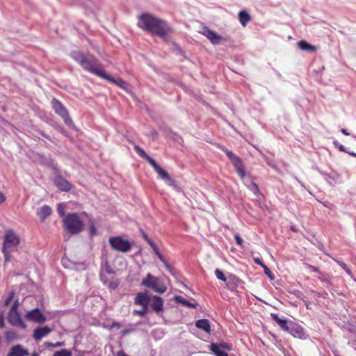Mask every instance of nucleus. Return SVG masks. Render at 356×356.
Wrapping results in <instances>:
<instances>
[{"mask_svg":"<svg viewBox=\"0 0 356 356\" xmlns=\"http://www.w3.org/2000/svg\"><path fill=\"white\" fill-rule=\"evenodd\" d=\"M71 56L85 70L106 79L124 90H127V83L122 79H115L108 75L104 71L102 65L93 55L86 54L81 51H74L72 52Z\"/></svg>","mask_w":356,"mask_h":356,"instance_id":"obj_1","label":"nucleus"},{"mask_svg":"<svg viewBox=\"0 0 356 356\" xmlns=\"http://www.w3.org/2000/svg\"><path fill=\"white\" fill-rule=\"evenodd\" d=\"M138 26L140 29L166 40L169 26L162 19L154 17L149 14H143L139 17Z\"/></svg>","mask_w":356,"mask_h":356,"instance_id":"obj_2","label":"nucleus"},{"mask_svg":"<svg viewBox=\"0 0 356 356\" xmlns=\"http://www.w3.org/2000/svg\"><path fill=\"white\" fill-rule=\"evenodd\" d=\"M138 26L140 29L166 40L169 26L162 19L154 17L149 14H143L139 17Z\"/></svg>","mask_w":356,"mask_h":356,"instance_id":"obj_3","label":"nucleus"},{"mask_svg":"<svg viewBox=\"0 0 356 356\" xmlns=\"http://www.w3.org/2000/svg\"><path fill=\"white\" fill-rule=\"evenodd\" d=\"M63 221L65 229L71 234H76L83 230V222L76 213H68Z\"/></svg>","mask_w":356,"mask_h":356,"instance_id":"obj_4","label":"nucleus"},{"mask_svg":"<svg viewBox=\"0 0 356 356\" xmlns=\"http://www.w3.org/2000/svg\"><path fill=\"white\" fill-rule=\"evenodd\" d=\"M19 237L14 231L11 229L6 231L2 248L6 261H10V252L19 245Z\"/></svg>","mask_w":356,"mask_h":356,"instance_id":"obj_5","label":"nucleus"},{"mask_svg":"<svg viewBox=\"0 0 356 356\" xmlns=\"http://www.w3.org/2000/svg\"><path fill=\"white\" fill-rule=\"evenodd\" d=\"M141 284L158 293H163L167 290V287L161 280L151 273L147 275L146 277L142 280Z\"/></svg>","mask_w":356,"mask_h":356,"instance_id":"obj_6","label":"nucleus"},{"mask_svg":"<svg viewBox=\"0 0 356 356\" xmlns=\"http://www.w3.org/2000/svg\"><path fill=\"white\" fill-rule=\"evenodd\" d=\"M51 104L55 112L63 119L65 123L67 125L71 126L73 124V122L70 118L67 109L60 101L56 98H54Z\"/></svg>","mask_w":356,"mask_h":356,"instance_id":"obj_7","label":"nucleus"},{"mask_svg":"<svg viewBox=\"0 0 356 356\" xmlns=\"http://www.w3.org/2000/svg\"><path fill=\"white\" fill-rule=\"evenodd\" d=\"M109 244L113 250L121 252H127L131 248L130 243L120 236L111 237Z\"/></svg>","mask_w":356,"mask_h":356,"instance_id":"obj_8","label":"nucleus"},{"mask_svg":"<svg viewBox=\"0 0 356 356\" xmlns=\"http://www.w3.org/2000/svg\"><path fill=\"white\" fill-rule=\"evenodd\" d=\"M25 318L30 321L38 323H43L47 321L45 315L38 308L27 312Z\"/></svg>","mask_w":356,"mask_h":356,"instance_id":"obj_9","label":"nucleus"},{"mask_svg":"<svg viewBox=\"0 0 356 356\" xmlns=\"http://www.w3.org/2000/svg\"><path fill=\"white\" fill-rule=\"evenodd\" d=\"M200 33L207 37L214 45L218 44L220 42L225 40L224 38L218 35L215 31L206 26L202 28Z\"/></svg>","mask_w":356,"mask_h":356,"instance_id":"obj_10","label":"nucleus"},{"mask_svg":"<svg viewBox=\"0 0 356 356\" xmlns=\"http://www.w3.org/2000/svg\"><path fill=\"white\" fill-rule=\"evenodd\" d=\"M8 320L9 323L14 326L26 328V325L23 323L18 311L10 310L8 315Z\"/></svg>","mask_w":356,"mask_h":356,"instance_id":"obj_11","label":"nucleus"},{"mask_svg":"<svg viewBox=\"0 0 356 356\" xmlns=\"http://www.w3.org/2000/svg\"><path fill=\"white\" fill-rule=\"evenodd\" d=\"M150 305L152 309L156 313L159 314L163 310V300L157 296H153L150 298Z\"/></svg>","mask_w":356,"mask_h":356,"instance_id":"obj_12","label":"nucleus"},{"mask_svg":"<svg viewBox=\"0 0 356 356\" xmlns=\"http://www.w3.org/2000/svg\"><path fill=\"white\" fill-rule=\"evenodd\" d=\"M51 331L52 329L48 326L38 327L34 330L33 337L35 340L39 341L51 332Z\"/></svg>","mask_w":356,"mask_h":356,"instance_id":"obj_13","label":"nucleus"},{"mask_svg":"<svg viewBox=\"0 0 356 356\" xmlns=\"http://www.w3.org/2000/svg\"><path fill=\"white\" fill-rule=\"evenodd\" d=\"M29 355L28 350L24 348L20 345L13 346L10 348V350L6 356H27Z\"/></svg>","mask_w":356,"mask_h":356,"instance_id":"obj_14","label":"nucleus"},{"mask_svg":"<svg viewBox=\"0 0 356 356\" xmlns=\"http://www.w3.org/2000/svg\"><path fill=\"white\" fill-rule=\"evenodd\" d=\"M287 331L293 337L301 339L304 336L303 329L293 322H291L289 324V329Z\"/></svg>","mask_w":356,"mask_h":356,"instance_id":"obj_15","label":"nucleus"},{"mask_svg":"<svg viewBox=\"0 0 356 356\" xmlns=\"http://www.w3.org/2000/svg\"><path fill=\"white\" fill-rule=\"evenodd\" d=\"M150 296L146 293H139L135 298V304L142 307H147L150 301Z\"/></svg>","mask_w":356,"mask_h":356,"instance_id":"obj_16","label":"nucleus"},{"mask_svg":"<svg viewBox=\"0 0 356 356\" xmlns=\"http://www.w3.org/2000/svg\"><path fill=\"white\" fill-rule=\"evenodd\" d=\"M55 185L60 190L64 191H68L70 189V183L61 177H57L54 179Z\"/></svg>","mask_w":356,"mask_h":356,"instance_id":"obj_17","label":"nucleus"},{"mask_svg":"<svg viewBox=\"0 0 356 356\" xmlns=\"http://www.w3.org/2000/svg\"><path fill=\"white\" fill-rule=\"evenodd\" d=\"M234 168H236L238 175L243 179L245 177V171L242 160L237 157L232 161Z\"/></svg>","mask_w":356,"mask_h":356,"instance_id":"obj_18","label":"nucleus"},{"mask_svg":"<svg viewBox=\"0 0 356 356\" xmlns=\"http://www.w3.org/2000/svg\"><path fill=\"white\" fill-rule=\"evenodd\" d=\"M51 213V209L50 207L45 205L43 206L37 210V214L40 217L42 222L44 221V220L50 216Z\"/></svg>","mask_w":356,"mask_h":356,"instance_id":"obj_19","label":"nucleus"},{"mask_svg":"<svg viewBox=\"0 0 356 356\" xmlns=\"http://www.w3.org/2000/svg\"><path fill=\"white\" fill-rule=\"evenodd\" d=\"M195 326L197 328H199L202 330H204V332H206L208 334H210V332H211L210 323H209V320H207V319H200V320L197 321L195 322Z\"/></svg>","mask_w":356,"mask_h":356,"instance_id":"obj_20","label":"nucleus"},{"mask_svg":"<svg viewBox=\"0 0 356 356\" xmlns=\"http://www.w3.org/2000/svg\"><path fill=\"white\" fill-rule=\"evenodd\" d=\"M151 165L161 179L165 180L170 176L169 174L165 170H163L155 161L151 164Z\"/></svg>","mask_w":356,"mask_h":356,"instance_id":"obj_21","label":"nucleus"},{"mask_svg":"<svg viewBox=\"0 0 356 356\" xmlns=\"http://www.w3.org/2000/svg\"><path fill=\"white\" fill-rule=\"evenodd\" d=\"M271 317L273 321H275L280 327L287 331L289 329V324L287 323V321L285 319H281L276 314H271Z\"/></svg>","mask_w":356,"mask_h":356,"instance_id":"obj_22","label":"nucleus"},{"mask_svg":"<svg viewBox=\"0 0 356 356\" xmlns=\"http://www.w3.org/2000/svg\"><path fill=\"white\" fill-rule=\"evenodd\" d=\"M298 46L301 50L308 52L314 51L316 49V47L315 46L309 44L305 40L300 41L298 43Z\"/></svg>","mask_w":356,"mask_h":356,"instance_id":"obj_23","label":"nucleus"},{"mask_svg":"<svg viewBox=\"0 0 356 356\" xmlns=\"http://www.w3.org/2000/svg\"><path fill=\"white\" fill-rule=\"evenodd\" d=\"M238 18L243 26H245L247 23L251 20L250 14L245 10H242L238 13Z\"/></svg>","mask_w":356,"mask_h":356,"instance_id":"obj_24","label":"nucleus"},{"mask_svg":"<svg viewBox=\"0 0 356 356\" xmlns=\"http://www.w3.org/2000/svg\"><path fill=\"white\" fill-rule=\"evenodd\" d=\"M135 150L137 152V153L139 154L140 156L143 157V159H146L147 161L149 162V163L151 165L154 160L149 156L142 148H140L138 145H135L134 147Z\"/></svg>","mask_w":356,"mask_h":356,"instance_id":"obj_25","label":"nucleus"},{"mask_svg":"<svg viewBox=\"0 0 356 356\" xmlns=\"http://www.w3.org/2000/svg\"><path fill=\"white\" fill-rule=\"evenodd\" d=\"M211 350L215 353L216 356H228L227 353L220 348V345L218 343H212L211 345Z\"/></svg>","mask_w":356,"mask_h":356,"instance_id":"obj_26","label":"nucleus"},{"mask_svg":"<svg viewBox=\"0 0 356 356\" xmlns=\"http://www.w3.org/2000/svg\"><path fill=\"white\" fill-rule=\"evenodd\" d=\"M175 300L177 302H179V303L182 304L183 305L190 307V308H196L197 306V304L191 303V302H188V300H185L184 298H183L181 296H175Z\"/></svg>","mask_w":356,"mask_h":356,"instance_id":"obj_27","label":"nucleus"},{"mask_svg":"<svg viewBox=\"0 0 356 356\" xmlns=\"http://www.w3.org/2000/svg\"><path fill=\"white\" fill-rule=\"evenodd\" d=\"M72 353L67 349H62L60 350L56 351L52 356H71Z\"/></svg>","mask_w":356,"mask_h":356,"instance_id":"obj_28","label":"nucleus"},{"mask_svg":"<svg viewBox=\"0 0 356 356\" xmlns=\"http://www.w3.org/2000/svg\"><path fill=\"white\" fill-rule=\"evenodd\" d=\"M215 275L216 277L221 281L225 282L227 280V277L224 275L223 272L220 269H216Z\"/></svg>","mask_w":356,"mask_h":356,"instance_id":"obj_29","label":"nucleus"},{"mask_svg":"<svg viewBox=\"0 0 356 356\" xmlns=\"http://www.w3.org/2000/svg\"><path fill=\"white\" fill-rule=\"evenodd\" d=\"M165 181L170 186L173 187L175 188H178L177 181L175 179H172L170 176H169Z\"/></svg>","mask_w":356,"mask_h":356,"instance_id":"obj_30","label":"nucleus"},{"mask_svg":"<svg viewBox=\"0 0 356 356\" xmlns=\"http://www.w3.org/2000/svg\"><path fill=\"white\" fill-rule=\"evenodd\" d=\"M262 268H264V273L265 274L269 277V279L270 280H273L275 279V276L272 273V272L270 271V270L266 266L264 265V266H262Z\"/></svg>","mask_w":356,"mask_h":356,"instance_id":"obj_31","label":"nucleus"},{"mask_svg":"<svg viewBox=\"0 0 356 356\" xmlns=\"http://www.w3.org/2000/svg\"><path fill=\"white\" fill-rule=\"evenodd\" d=\"M147 310V307H143V308L140 310H134V313L140 316H143L146 314Z\"/></svg>","mask_w":356,"mask_h":356,"instance_id":"obj_32","label":"nucleus"},{"mask_svg":"<svg viewBox=\"0 0 356 356\" xmlns=\"http://www.w3.org/2000/svg\"><path fill=\"white\" fill-rule=\"evenodd\" d=\"M44 345L46 347H60L64 345V342H57L56 343H53L51 342H45Z\"/></svg>","mask_w":356,"mask_h":356,"instance_id":"obj_33","label":"nucleus"},{"mask_svg":"<svg viewBox=\"0 0 356 356\" xmlns=\"http://www.w3.org/2000/svg\"><path fill=\"white\" fill-rule=\"evenodd\" d=\"M225 152L227 154V156L229 157V159L231 160V161H234L235 159H236L238 157L232 152H231L228 149H225Z\"/></svg>","mask_w":356,"mask_h":356,"instance_id":"obj_34","label":"nucleus"},{"mask_svg":"<svg viewBox=\"0 0 356 356\" xmlns=\"http://www.w3.org/2000/svg\"><path fill=\"white\" fill-rule=\"evenodd\" d=\"M14 292H10L8 298L6 299L5 302H4V306H8L10 302L13 300V298H14Z\"/></svg>","mask_w":356,"mask_h":356,"instance_id":"obj_35","label":"nucleus"},{"mask_svg":"<svg viewBox=\"0 0 356 356\" xmlns=\"http://www.w3.org/2000/svg\"><path fill=\"white\" fill-rule=\"evenodd\" d=\"M227 289L230 291H234L237 287V284L236 282H229L227 284Z\"/></svg>","mask_w":356,"mask_h":356,"instance_id":"obj_36","label":"nucleus"},{"mask_svg":"<svg viewBox=\"0 0 356 356\" xmlns=\"http://www.w3.org/2000/svg\"><path fill=\"white\" fill-rule=\"evenodd\" d=\"M64 210H65V207L63 206V204H59L57 207V211L60 216H64V214H65Z\"/></svg>","mask_w":356,"mask_h":356,"instance_id":"obj_37","label":"nucleus"},{"mask_svg":"<svg viewBox=\"0 0 356 356\" xmlns=\"http://www.w3.org/2000/svg\"><path fill=\"white\" fill-rule=\"evenodd\" d=\"M250 188L255 193L257 194V193L259 192V187L258 186L255 184V183H251L250 186Z\"/></svg>","mask_w":356,"mask_h":356,"instance_id":"obj_38","label":"nucleus"},{"mask_svg":"<svg viewBox=\"0 0 356 356\" xmlns=\"http://www.w3.org/2000/svg\"><path fill=\"white\" fill-rule=\"evenodd\" d=\"M105 271L108 273V274H113V270L111 268V266L108 264V262H106L105 264Z\"/></svg>","mask_w":356,"mask_h":356,"instance_id":"obj_39","label":"nucleus"},{"mask_svg":"<svg viewBox=\"0 0 356 356\" xmlns=\"http://www.w3.org/2000/svg\"><path fill=\"white\" fill-rule=\"evenodd\" d=\"M234 238L238 245L241 246L243 245V241L238 234H236Z\"/></svg>","mask_w":356,"mask_h":356,"instance_id":"obj_40","label":"nucleus"},{"mask_svg":"<svg viewBox=\"0 0 356 356\" xmlns=\"http://www.w3.org/2000/svg\"><path fill=\"white\" fill-rule=\"evenodd\" d=\"M19 306V302L18 300H16L13 302V305L11 307L10 310H12V311H17V309H18Z\"/></svg>","mask_w":356,"mask_h":356,"instance_id":"obj_41","label":"nucleus"},{"mask_svg":"<svg viewBox=\"0 0 356 356\" xmlns=\"http://www.w3.org/2000/svg\"><path fill=\"white\" fill-rule=\"evenodd\" d=\"M304 265L305 266V267H307V268H309V270H311L314 272H318V270H319L317 267L313 266L309 264H304Z\"/></svg>","mask_w":356,"mask_h":356,"instance_id":"obj_42","label":"nucleus"},{"mask_svg":"<svg viewBox=\"0 0 356 356\" xmlns=\"http://www.w3.org/2000/svg\"><path fill=\"white\" fill-rule=\"evenodd\" d=\"M219 344L220 345V348L221 349H225V350H229L230 349V346L227 343H220Z\"/></svg>","mask_w":356,"mask_h":356,"instance_id":"obj_43","label":"nucleus"},{"mask_svg":"<svg viewBox=\"0 0 356 356\" xmlns=\"http://www.w3.org/2000/svg\"><path fill=\"white\" fill-rule=\"evenodd\" d=\"M336 262L344 270V268H346L347 267V265L341 261H339V260H335Z\"/></svg>","mask_w":356,"mask_h":356,"instance_id":"obj_44","label":"nucleus"},{"mask_svg":"<svg viewBox=\"0 0 356 356\" xmlns=\"http://www.w3.org/2000/svg\"><path fill=\"white\" fill-rule=\"evenodd\" d=\"M254 261L257 264L260 265L261 267L265 265L259 258H254Z\"/></svg>","mask_w":356,"mask_h":356,"instance_id":"obj_45","label":"nucleus"},{"mask_svg":"<svg viewBox=\"0 0 356 356\" xmlns=\"http://www.w3.org/2000/svg\"><path fill=\"white\" fill-rule=\"evenodd\" d=\"M4 327V319L2 314L0 315V328H3Z\"/></svg>","mask_w":356,"mask_h":356,"instance_id":"obj_46","label":"nucleus"},{"mask_svg":"<svg viewBox=\"0 0 356 356\" xmlns=\"http://www.w3.org/2000/svg\"><path fill=\"white\" fill-rule=\"evenodd\" d=\"M150 135L153 138H156L158 136V134L155 130H152L150 131Z\"/></svg>","mask_w":356,"mask_h":356,"instance_id":"obj_47","label":"nucleus"},{"mask_svg":"<svg viewBox=\"0 0 356 356\" xmlns=\"http://www.w3.org/2000/svg\"><path fill=\"white\" fill-rule=\"evenodd\" d=\"M90 234L92 236H94L96 234V231H95V226L93 225H91L90 227Z\"/></svg>","mask_w":356,"mask_h":356,"instance_id":"obj_48","label":"nucleus"},{"mask_svg":"<svg viewBox=\"0 0 356 356\" xmlns=\"http://www.w3.org/2000/svg\"><path fill=\"white\" fill-rule=\"evenodd\" d=\"M164 265L166 267V268L169 270H171V267L169 265V264L167 262V261L164 259V261H161Z\"/></svg>","mask_w":356,"mask_h":356,"instance_id":"obj_49","label":"nucleus"},{"mask_svg":"<svg viewBox=\"0 0 356 356\" xmlns=\"http://www.w3.org/2000/svg\"><path fill=\"white\" fill-rule=\"evenodd\" d=\"M6 200L4 195L0 192V204L3 203Z\"/></svg>","mask_w":356,"mask_h":356,"instance_id":"obj_50","label":"nucleus"},{"mask_svg":"<svg viewBox=\"0 0 356 356\" xmlns=\"http://www.w3.org/2000/svg\"><path fill=\"white\" fill-rule=\"evenodd\" d=\"M339 149L341 152H348V151L346 149V147L342 145L339 147Z\"/></svg>","mask_w":356,"mask_h":356,"instance_id":"obj_51","label":"nucleus"},{"mask_svg":"<svg viewBox=\"0 0 356 356\" xmlns=\"http://www.w3.org/2000/svg\"><path fill=\"white\" fill-rule=\"evenodd\" d=\"M341 131L346 136H349L350 133L346 129H341Z\"/></svg>","mask_w":356,"mask_h":356,"instance_id":"obj_52","label":"nucleus"},{"mask_svg":"<svg viewBox=\"0 0 356 356\" xmlns=\"http://www.w3.org/2000/svg\"><path fill=\"white\" fill-rule=\"evenodd\" d=\"M344 270L349 275H352L351 270L349 269V268L347 266L346 268H344Z\"/></svg>","mask_w":356,"mask_h":356,"instance_id":"obj_53","label":"nucleus"},{"mask_svg":"<svg viewBox=\"0 0 356 356\" xmlns=\"http://www.w3.org/2000/svg\"><path fill=\"white\" fill-rule=\"evenodd\" d=\"M112 327L120 328V325L118 323H114L112 324Z\"/></svg>","mask_w":356,"mask_h":356,"instance_id":"obj_54","label":"nucleus"},{"mask_svg":"<svg viewBox=\"0 0 356 356\" xmlns=\"http://www.w3.org/2000/svg\"><path fill=\"white\" fill-rule=\"evenodd\" d=\"M157 257L161 260V261H164V257L161 253L158 254Z\"/></svg>","mask_w":356,"mask_h":356,"instance_id":"obj_55","label":"nucleus"},{"mask_svg":"<svg viewBox=\"0 0 356 356\" xmlns=\"http://www.w3.org/2000/svg\"><path fill=\"white\" fill-rule=\"evenodd\" d=\"M149 245L151 246V248H152L153 250L157 248L156 244L154 242H152Z\"/></svg>","mask_w":356,"mask_h":356,"instance_id":"obj_56","label":"nucleus"},{"mask_svg":"<svg viewBox=\"0 0 356 356\" xmlns=\"http://www.w3.org/2000/svg\"><path fill=\"white\" fill-rule=\"evenodd\" d=\"M347 153H348L350 155L355 157L356 153H355L353 152H348Z\"/></svg>","mask_w":356,"mask_h":356,"instance_id":"obj_57","label":"nucleus"},{"mask_svg":"<svg viewBox=\"0 0 356 356\" xmlns=\"http://www.w3.org/2000/svg\"><path fill=\"white\" fill-rule=\"evenodd\" d=\"M142 234H143V236L144 239L147 240V238H148L147 235L144 232H143Z\"/></svg>","mask_w":356,"mask_h":356,"instance_id":"obj_58","label":"nucleus"},{"mask_svg":"<svg viewBox=\"0 0 356 356\" xmlns=\"http://www.w3.org/2000/svg\"><path fill=\"white\" fill-rule=\"evenodd\" d=\"M145 241H147V243L149 245H150V244L153 242V241H152L151 239H149V238H147V240H145Z\"/></svg>","mask_w":356,"mask_h":356,"instance_id":"obj_59","label":"nucleus"},{"mask_svg":"<svg viewBox=\"0 0 356 356\" xmlns=\"http://www.w3.org/2000/svg\"><path fill=\"white\" fill-rule=\"evenodd\" d=\"M154 252L156 253V255L161 253L157 248L155 250H154Z\"/></svg>","mask_w":356,"mask_h":356,"instance_id":"obj_60","label":"nucleus"},{"mask_svg":"<svg viewBox=\"0 0 356 356\" xmlns=\"http://www.w3.org/2000/svg\"><path fill=\"white\" fill-rule=\"evenodd\" d=\"M128 332H129V331H128V330H123V331H122V334H127Z\"/></svg>","mask_w":356,"mask_h":356,"instance_id":"obj_61","label":"nucleus"},{"mask_svg":"<svg viewBox=\"0 0 356 356\" xmlns=\"http://www.w3.org/2000/svg\"><path fill=\"white\" fill-rule=\"evenodd\" d=\"M41 134H42V136H43L44 137H45V138H49V137H48L46 134H44L43 132H41Z\"/></svg>","mask_w":356,"mask_h":356,"instance_id":"obj_62","label":"nucleus"},{"mask_svg":"<svg viewBox=\"0 0 356 356\" xmlns=\"http://www.w3.org/2000/svg\"><path fill=\"white\" fill-rule=\"evenodd\" d=\"M291 230L293 232H296V229L293 226L291 227Z\"/></svg>","mask_w":356,"mask_h":356,"instance_id":"obj_63","label":"nucleus"},{"mask_svg":"<svg viewBox=\"0 0 356 356\" xmlns=\"http://www.w3.org/2000/svg\"><path fill=\"white\" fill-rule=\"evenodd\" d=\"M31 356H38V354L34 353V354H33Z\"/></svg>","mask_w":356,"mask_h":356,"instance_id":"obj_64","label":"nucleus"}]
</instances>
